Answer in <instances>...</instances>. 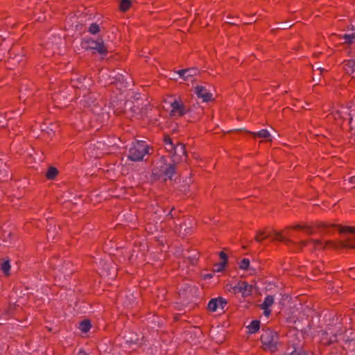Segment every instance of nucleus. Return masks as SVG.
I'll return each mask as SVG.
<instances>
[{
  "label": "nucleus",
  "mask_w": 355,
  "mask_h": 355,
  "mask_svg": "<svg viewBox=\"0 0 355 355\" xmlns=\"http://www.w3.org/2000/svg\"><path fill=\"white\" fill-rule=\"evenodd\" d=\"M291 229L300 230L304 232L307 235H311L314 233V227L309 225H297L293 227H286L281 232H275L272 236L273 241H284L287 245L290 243L294 244L299 250L307 246L309 243L313 245L314 250L324 249L326 248H338V244L332 241H327L324 243L319 239L301 240L300 241H292L290 238H296L293 234L290 233Z\"/></svg>",
  "instance_id": "1"
},
{
  "label": "nucleus",
  "mask_w": 355,
  "mask_h": 355,
  "mask_svg": "<svg viewBox=\"0 0 355 355\" xmlns=\"http://www.w3.org/2000/svg\"><path fill=\"white\" fill-rule=\"evenodd\" d=\"M316 227L324 234H332L336 228H337L338 232L341 234H351V236L345 241H340L339 245L342 248H355V226H341L340 225L320 223Z\"/></svg>",
  "instance_id": "2"
},
{
  "label": "nucleus",
  "mask_w": 355,
  "mask_h": 355,
  "mask_svg": "<svg viewBox=\"0 0 355 355\" xmlns=\"http://www.w3.org/2000/svg\"><path fill=\"white\" fill-rule=\"evenodd\" d=\"M151 147L144 141H135L132 142L128 150V157L133 162H140L144 159L147 155H150Z\"/></svg>",
  "instance_id": "3"
},
{
  "label": "nucleus",
  "mask_w": 355,
  "mask_h": 355,
  "mask_svg": "<svg viewBox=\"0 0 355 355\" xmlns=\"http://www.w3.org/2000/svg\"><path fill=\"white\" fill-rule=\"evenodd\" d=\"M175 173V164L173 163H167L164 157L157 164V166L153 170V175L156 179L171 180L173 175Z\"/></svg>",
  "instance_id": "4"
},
{
  "label": "nucleus",
  "mask_w": 355,
  "mask_h": 355,
  "mask_svg": "<svg viewBox=\"0 0 355 355\" xmlns=\"http://www.w3.org/2000/svg\"><path fill=\"white\" fill-rule=\"evenodd\" d=\"M260 340L265 350L273 352L277 349L279 336L277 332L271 330L264 331Z\"/></svg>",
  "instance_id": "5"
},
{
  "label": "nucleus",
  "mask_w": 355,
  "mask_h": 355,
  "mask_svg": "<svg viewBox=\"0 0 355 355\" xmlns=\"http://www.w3.org/2000/svg\"><path fill=\"white\" fill-rule=\"evenodd\" d=\"M82 46L87 50H95L102 55H105L107 53V47L102 38L96 40L92 38H85L82 42Z\"/></svg>",
  "instance_id": "6"
},
{
  "label": "nucleus",
  "mask_w": 355,
  "mask_h": 355,
  "mask_svg": "<svg viewBox=\"0 0 355 355\" xmlns=\"http://www.w3.org/2000/svg\"><path fill=\"white\" fill-rule=\"evenodd\" d=\"M252 286L248 284L246 282L239 281L234 286H231L229 291L234 294L241 293L243 297H247L252 294Z\"/></svg>",
  "instance_id": "7"
},
{
  "label": "nucleus",
  "mask_w": 355,
  "mask_h": 355,
  "mask_svg": "<svg viewBox=\"0 0 355 355\" xmlns=\"http://www.w3.org/2000/svg\"><path fill=\"white\" fill-rule=\"evenodd\" d=\"M164 143L167 151L173 153L174 154H178V151L182 152L183 154L184 153V146L182 144L175 146L169 136L167 135L164 137Z\"/></svg>",
  "instance_id": "8"
},
{
  "label": "nucleus",
  "mask_w": 355,
  "mask_h": 355,
  "mask_svg": "<svg viewBox=\"0 0 355 355\" xmlns=\"http://www.w3.org/2000/svg\"><path fill=\"white\" fill-rule=\"evenodd\" d=\"M227 304V301L222 297L212 298L208 303V311H216L217 309H224Z\"/></svg>",
  "instance_id": "9"
},
{
  "label": "nucleus",
  "mask_w": 355,
  "mask_h": 355,
  "mask_svg": "<svg viewBox=\"0 0 355 355\" xmlns=\"http://www.w3.org/2000/svg\"><path fill=\"white\" fill-rule=\"evenodd\" d=\"M171 115L172 116H182L188 112L187 107L182 103L177 101L171 103Z\"/></svg>",
  "instance_id": "10"
},
{
  "label": "nucleus",
  "mask_w": 355,
  "mask_h": 355,
  "mask_svg": "<svg viewBox=\"0 0 355 355\" xmlns=\"http://www.w3.org/2000/svg\"><path fill=\"white\" fill-rule=\"evenodd\" d=\"M196 94L198 98L203 100L204 102H208L211 101L212 94L207 91V89L201 85H198L196 87Z\"/></svg>",
  "instance_id": "11"
},
{
  "label": "nucleus",
  "mask_w": 355,
  "mask_h": 355,
  "mask_svg": "<svg viewBox=\"0 0 355 355\" xmlns=\"http://www.w3.org/2000/svg\"><path fill=\"white\" fill-rule=\"evenodd\" d=\"M198 71L196 68H189L179 70L178 73L184 80H189L191 78L196 76Z\"/></svg>",
  "instance_id": "12"
},
{
  "label": "nucleus",
  "mask_w": 355,
  "mask_h": 355,
  "mask_svg": "<svg viewBox=\"0 0 355 355\" xmlns=\"http://www.w3.org/2000/svg\"><path fill=\"white\" fill-rule=\"evenodd\" d=\"M220 258L223 260L221 263H219L218 264L215 265V269L214 270L216 272H221L224 270L225 267L226 266L227 263V254L225 253L224 252L221 251L219 253Z\"/></svg>",
  "instance_id": "13"
},
{
  "label": "nucleus",
  "mask_w": 355,
  "mask_h": 355,
  "mask_svg": "<svg viewBox=\"0 0 355 355\" xmlns=\"http://www.w3.org/2000/svg\"><path fill=\"white\" fill-rule=\"evenodd\" d=\"M275 297L273 295H267L262 304H260V308L264 311H268V309L273 304Z\"/></svg>",
  "instance_id": "14"
},
{
  "label": "nucleus",
  "mask_w": 355,
  "mask_h": 355,
  "mask_svg": "<svg viewBox=\"0 0 355 355\" xmlns=\"http://www.w3.org/2000/svg\"><path fill=\"white\" fill-rule=\"evenodd\" d=\"M343 64L344 69L347 73L352 74L355 72V58L345 60Z\"/></svg>",
  "instance_id": "15"
},
{
  "label": "nucleus",
  "mask_w": 355,
  "mask_h": 355,
  "mask_svg": "<svg viewBox=\"0 0 355 355\" xmlns=\"http://www.w3.org/2000/svg\"><path fill=\"white\" fill-rule=\"evenodd\" d=\"M91 328V321L89 319H84L79 323L78 329L84 334L89 332Z\"/></svg>",
  "instance_id": "16"
},
{
  "label": "nucleus",
  "mask_w": 355,
  "mask_h": 355,
  "mask_svg": "<svg viewBox=\"0 0 355 355\" xmlns=\"http://www.w3.org/2000/svg\"><path fill=\"white\" fill-rule=\"evenodd\" d=\"M248 334H252L257 332L260 329V321L258 320H252L249 325L247 326Z\"/></svg>",
  "instance_id": "17"
},
{
  "label": "nucleus",
  "mask_w": 355,
  "mask_h": 355,
  "mask_svg": "<svg viewBox=\"0 0 355 355\" xmlns=\"http://www.w3.org/2000/svg\"><path fill=\"white\" fill-rule=\"evenodd\" d=\"M250 133L254 137L263 138V139H268L270 137V132L267 130H266V129H262L260 131L250 132Z\"/></svg>",
  "instance_id": "18"
},
{
  "label": "nucleus",
  "mask_w": 355,
  "mask_h": 355,
  "mask_svg": "<svg viewBox=\"0 0 355 355\" xmlns=\"http://www.w3.org/2000/svg\"><path fill=\"white\" fill-rule=\"evenodd\" d=\"M342 39L346 44L351 45L355 44V32L351 34H344L342 36Z\"/></svg>",
  "instance_id": "19"
},
{
  "label": "nucleus",
  "mask_w": 355,
  "mask_h": 355,
  "mask_svg": "<svg viewBox=\"0 0 355 355\" xmlns=\"http://www.w3.org/2000/svg\"><path fill=\"white\" fill-rule=\"evenodd\" d=\"M58 171L56 168L51 166L46 171V177L48 180H53L58 175Z\"/></svg>",
  "instance_id": "20"
},
{
  "label": "nucleus",
  "mask_w": 355,
  "mask_h": 355,
  "mask_svg": "<svg viewBox=\"0 0 355 355\" xmlns=\"http://www.w3.org/2000/svg\"><path fill=\"white\" fill-rule=\"evenodd\" d=\"M10 268H11V266H10V261L8 260L3 261L1 263V270H2L3 274L6 276L10 275Z\"/></svg>",
  "instance_id": "21"
},
{
  "label": "nucleus",
  "mask_w": 355,
  "mask_h": 355,
  "mask_svg": "<svg viewBox=\"0 0 355 355\" xmlns=\"http://www.w3.org/2000/svg\"><path fill=\"white\" fill-rule=\"evenodd\" d=\"M100 26L96 23H92L88 28V32L92 35H96L100 32Z\"/></svg>",
  "instance_id": "22"
},
{
  "label": "nucleus",
  "mask_w": 355,
  "mask_h": 355,
  "mask_svg": "<svg viewBox=\"0 0 355 355\" xmlns=\"http://www.w3.org/2000/svg\"><path fill=\"white\" fill-rule=\"evenodd\" d=\"M131 6L130 0H122L120 3V9L123 12L127 11Z\"/></svg>",
  "instance_id": "23"
},
{
  "label": "nucleus",
  "mask_w": 355,
  "mask_h": 355,
  "mask_svg": "<svg viewBox=\"0 0 355 355\" xmlns=\"http://www.w3.org/2000/svg\"><path fill=\"white\" fill-rule=\"evenodd\" d=\"M239 268L246 270L250 268V260L247 258H243L239 263Z\"/></svg>",
  "instance_id": "24"
},
{
  "label": "nucleus",
  "mask_w": 355,
  "mask_h": 355,
  "mask_svg": "<svg viewBox=\"0 0 355 355\" xmlns=\"http://www.w3.org/2000/svg\"><path fill=\"white\" fill-rule=\"evenodd\" d=\"M264 232H257L256 236H255V241L257 242L261 243L262 241H263L265 239L268 237L269 236H263Z\"/></svg>",
  "instance_id": "25"
},
{
  "label": "nucleus",
  "mask_w": 355,
  "mask_h": 355,
  "mask_svg": "<svg viewBox=\"0 0 355 355\" xmlns=\"http://www.w3.org/2000/svg\"><path fill=\"white\" fill-rule=\"evenodd\" d=\"M334 117L336 119L338 117V118H340L343 119H346V117L345 116L342 115V113L340 111H338L336 113H335Z\"/></svg>",
  "instance_id": "26"
},
{
  "label": "nucleus",
  "mask_w": 355,
  "mask_h": 355,
  "mask_svg": "<svg viewBox=\"0 0 355 355\" xmlns=\"http://www.w3.org/2000/svg\"><path fill=\"white\" fill-rule=\"evenodd\" d=\"M76 355H89L83 349H80Z\"/></svg>",
  "instance_id": "27"
},
{
  "label": "nucleus",
  "mask_w": 355,
  "mask_h": 355,
  "mask_svg": "<svg viewBox=\"0 0 355 355\" xmlns=\"http://www.w3.org/2000/svg\"><path fill=\"white\" fill-rule=\"evenodd\" d=\"M143 340H144V338H142L141 340L139 338H137L135 341L131 340V342H132V343H134L135 344L142 345Z\"/></svg>",
  "instance_id": "28"
},
{
  "label": "nucleus",
  "mask_w": 355,
  "mask_h": 355,
  "mask_svg": "<svg viewBox=\"0 0 355 355\" xmlns=\"http://www.w3.org/2000/svg\"><path fill=\"white\" fill-rule=\"evenodd\" d=\"M322 270V267L318 266L317 268L315 269V272H321Z\"/></svg>",
  "instance_id": "29"
},
{
  "label": "nucleus",
  "mask_w": 355,
  "mask_h": 355,
  "mask_svg": "<svg viewBox=\"0 0 355 355\" xmlns=\"http://www.w3.org/2000/svg\"><path fill=\"white\" fill-rule=\"evenodd\" d=\"M263 313L266 317H269V315L271 314V312H263Z\"/></svg>",
  "instance_id": "30"
},
{
  "label": "nucleus",
  "mask_w": 355,
  "mask_h": 355,
  "mask_svg": "<svg viewBox=\"0 0 355 355\" xmlns=\"http://www.w3.org/2000/svg\"><path fill=\"white\" fill-rule=\"evenodd\" d=\"M123 298V293H121L119 297V300H122Z\"/></svg>",
  "instance_id": "31"
},
{
  "label": "nucleus",
  "mask_w": 355,
  "mask_h": 355,
  "mask_svg": "<svg viewBox=\"0 0 355 355\" xmlns=\"http://www.w3.org/2000/svg\"><path fill=\"white\" fill-rule=\"evenodd\" d=\"M349 122L352 123V121H353V120H354L353 117L350 116V117L349 118Z\"/></svg>",
  "instance_id": "32"
},
{
  "label": "nucleus",
  "mask_w": 355,
  "mask_h": 355,
  "mask_svg": "<svg viewBox=\"0 0 355 355\" xmlns=\"http://www.w3.org/2000/svg\"><path fill=\"white\" fill-rule=\"evenodd\" d=\"M318 70H319L320 71V73H322L324 70L321 68H318Z\"/></svg>",
  "instance_id": "33"
},
{
  "label": "nucleus",
  "mask_w": 355,
  "mask_h": 355,
  "mask_svg": "<svg viewBox=\"0 0 355 355\" xmlns=\"http://www.w3.org/2000/svg\"><path fill=\"white\" fill-rule=\"evenodd\" d=\"M130 300H133V295L132 294H130Z\"/></svg>",
  "instance_id": "34"
},
{
  "label": "nucleus",
  "mask_w": 355,
  "mask_h": 355,
  "mask_svg": "<svg viewBox=\"0 0 355 355\" xmlns=\"http://www.w3.org/2000/svg\"><path fill=\"white\" fill-rule=\"evenodd\" d=\"M126 309H132V307H129L128 304L125 306Z\"/></svg>",
  "instance_id": "35"
},
{
  "label": "nucleus",
  "mask_w": 355,
  "mask_h": 355,
  "mask_svg": "<svg viewBox=\"0 0 355 355\" xmlns=\"http://www.w3.org/2000/svg\"><path fill=\"white\" fill-rule=\"evenodd\" d=\"M174 319H175V320H178V315H175V316H174Z\"/></svg>",
  "instance_id": "36"
},
{
  "label": "nucleus",
  "mask_w": 355,
  "mask_h": 355,
  "mask_svg": "<svg viewBox=\"0 0 355 355\" xmlns=\"http://www.w3.org/2000/svg\"><path fill=\"white\" fill-rule=\"evenodd\" d=\"M169 215L171 216V217H172L171 211L168 214V216H169Z\"/></svg>",
  "instance_id": "37"
},
{
  "label": "nucleus",
  "mask_w": 355,
  "mask_h": 355,
  "mask_svg": "<svg viewBox=\"0 0 355 355\" xmlns=\"http://www.w3.org/2000/svg\"><path fill=\"white\" fill-rule=\"evenodd\" d=\"M207 277H211V275H207Z\"/></svg>",
  "instance_id": "38"
},
{
  "label": "nucleus",
  "mask_w": 355,
  "mask_h": 355,
  "mask_svg": "<svg viewBox=\"0 0 355 355\" xmlns=\"http://www.w3.org/2000/svg\"><path fill=\"white\" fill-rule=\"evenodd\" d=\"M207 277H211V275H207Z\"/></svg>",
  "instance_id": "39"
}]
</instances>
